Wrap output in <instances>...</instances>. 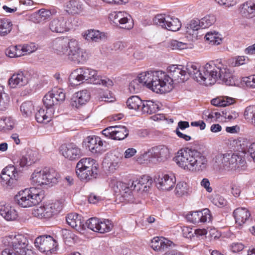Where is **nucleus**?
Returning a JSON list of instances; mask_svg holds the SVG:
<instances>
[{
  "label": "nucleus",
  "mask_w": 255,
  "mask_h": 255,
  "mask_svg": "<svg viewBox=\"0 0 255 255\" xmlns=\"http://www.w3.org/2000/svg\"><path fill=\"white\" fill-rule=\"evenodd\" d=\"M173 161L179 167L187 171L202 172L206 170L209 166L205 155L189 148L179 150L173 158Z\"/></svg>",
  "instance_id": "1"
},
{
  "label": "nucleus",
  "mask_w": 255,
  "mask_h": 255,
  "mask_svg": "<svg viewBox=\"0 0 255 255\" xmlns=\"http://www.w3.org/2000/svg\"><path fill=\"white\" fill-rule=\"evenodd\" d=\"M217 62L211 61L201 68L197 63L189 62L186 65V69L190 76L200 84L212 85L218 80L220 72V65Z\"/></svg>",
  "instance_id": "2"
},
{
  "label": "nucleus",
  "mask_w": 255,
  "mask_h": 255,
  "mask_svg": "<svg viewBox=\"0 0 255 255\" xmlns=\"http://www.w3.org/2000/svg\"><path fill=\"white\" fill-rule=\"evenodd\" d=\"M152 184V179L149 176H143L132 180L128 187L127 184L121 181H117L113 186L115 192L121 195L124 200L129 203H138L134 196L138 192H146Z\"/></svg>",
  "instance_id": "3"
},
{
  "label": "nucleus",
  "mask_w": 255,
  "mask_h": 255,
  "mask_svg": "<svg viewBox=\"0 0 255 255\" xmlns=\"http://www.w3.org/2000/svg\"><path fill=\"white\" fill-rule=\"evenodd\" d=\"M140 78L145 82L147 88L156 93H168L173 88L170 76L162 71L143 72Z\"/></svg>",
  "instance_id": "4"
},
{
  "label": "nucleus",
  "mask_w": 255,
  "mask_h": 255,
  "mask_svg": "<svg viewBox=\"0 0 255 255\" xmlns=\"http://www.w3.org/2000/svg\"><path fill=\"white\" fill-rule=\"evenodd\" d=\"M2 243L5 248L1 255H33L31 250L27 248L28 242L21 234L11 235L3 238Z\"/></svg>",
  "instance_id": "5"
},
{
  "label": "nucleus",
  "mask_w": 255,
  "mask_h": 255,
  "mask_svg": "<svg viewBox=\"0 0 255 255\" xmlns=\"http://www.w3.org/2000/svg\"><path fill=\"white\" fill-rule=\"evenodd\" d=\"M215 166L220 170L227 171H241L246 167L244 157L237 153H220L215 158Z\"/></svg>",
  "instance_id": "6"
},
{
  "label": "nucleus",
  "mask_w": 255,
  "mask_h": 255,
  "mask_svg": "<svg viewBox=\"0 0 255 255\" xmlns=\"http://www.w3.org/2000/svg\"><path fill=\"white\" fill-rule=\"evenodd\" d=\"M41 191L35 187L26 188L19 191L15 196L17 204L22 208L34 206L41 202Z\"/></svg>",
  "instance_id": "7"
},
{
  "label": "nucleus",
  "mask_w": 255,
  "mask_h": 255,
  "mask_svg": "<svg viewBox=\"0 0 255 255\" xmlns=\"http://www.w3.org/2000/svg\"><path fill=\"white\" fill-rule=\"evenodd\" d=\"M58 173L53 169L44 168L37 169L31 176V181L33 185L36 186H52L57 182Z\"/></svg>",
  "instance_id": "8"
},
{
  "label": "nucleus",
  "mask_w": 255,
  "mask_h": 255,
  "mask_svg": "<svg viewBox=\"0 0 255 255\" xmlns=\"http://www.w3.org/2000/svg\"><path fill=\"white\" fill-rule=\"evenodd\" d=\"M63 205L59 201L46 203L34 208L32 211L33 216L40 219L51 218L58 213L62 209Z\"/></svg>",
  "instance_id": "9"
},
{
  "label": "nucleus",
  "mask_w": 255,
  "mask_h": 255,
  "mask_svg": "<svg viewBox=\"0 0 255 255\" xmlns=\"http://www.w3.org/2000/svg\"><path fill=\"white\" fill-rule=\"evenodd\" d=\"M216 21V18L213 15H207L201 19L192 20L186 27V33L191 35L193 38H197L198 31L200 29L206 28L213 25Z\"/></svg>",
  "instance_id": "10"
},
{
  "label": "nucleus",
  "mask_w": 255,
  "mask_h": 255,
  "mask_svg": "<svg viewBox=\"0 0 255 255\" xmlns=\"http://www.w3.org/2000/svg\"><path fill=\"white\" fill-rule=\"evenodd\" d=\"M81 68L85 82L96 85H102L108 88L113 86L114 83L112 80L100 76L96 70L86 67Z\"/></svg>",
  "instance_id": "11"
},
{
  "label": "nucleus",
  "mask_w": 255,
  "mask_h": 255,
  "mask_svg": "<svg viewBox=\"0 0 255 255\" xmlns=\"http://www.w3.org/2000/svg\"><path fill=\"white\" fill-rule=\"evenodd\" d=\"M66 56L68 60L75 64H83L87 61L88 54L80 47L78 41L75 39L71 43V47Z\"/></svg>",
  "instance_id": "12"
},
{
  "label": "nucleus",
  "mask_w": 255,
  "mask_h": 255,
  "mask_svg": "<svg viewBox=\"0 0 255 255\" xmlns=\"http://www.w3.org/2000/svg\"><path fill=\"white\" fill-rule=\"evenodd\" d=\"M34 245L40 252L47 255L54 253L58 246L56 241L50 236L37 237L35 240Z\"/></svg>",
  "instance_id": "13"
},
{
  "label": "nucleus",
  "mask_w": 255,
  "mask_h": 255,
  "mask_svg": "<svg viewBox=\"0 0 255 255\" xmlns=\"http://www.w3.org/2000/svg\"><path fill=\"white\" fill-rule=\"evenodd\" d=\"M86 224L89 229L102 234L111 231L113 228V224L111 221L97 218H91L88 219Z\"/></svg>",
  "instance_id": "14"
},
{
  "label": "nucleus",
  "mask_w": 255,
  "mask_h": 255,
  "mask_svg": "<svg viewBox=\"0 0 255 255\" xmlns=\"http://www.w3.org/2000/svg\"><path fill=\"white\" fill-rule=\"evenodd\" d=\"M49 28L53 32L63 33L72 28V25L67 17L60 15L50 21Z\"/></svg>",
  "instance_id": "15"
},
{
  "label": "nucleus",
  "mask_w": 255,
  "mask_h": 255,
  "mask_svg": "<svg viewBox=\"0 0 255 255\" xmlns=\"http://www.w3.org/2000/svg\"><path fill=\"white\" fill-rule=\"evenodd\" d=\"M75 39H69L67 37H58L54 39L51 47L53 52L60 56H66Z\"/></svg>",
  "instance_id": "16"
},
{
  "label": "nucleus",
  "mask_w": 255,
  "mask_h": 255,
  "mask_svg": "<svg viewBox=\"0 0 255 255\" xmlns=\"http://www.w3.org/2000/svg\"><path fill=\"white\" fill-rule=\"evenodd\" d=\"M110 19L122 28L129 29L133 26L131 16L125 11H113L109 15Z\"/></svg>",
  "instance_id": "17"
},
{
  "label": "nucleus",
  "mask_w": 255,
  "mask_h": 255,
  "mask_svg": "<svg viewBox=\"0 0 255 255\" xmlns=\"http://www.w3.org/2000/svg\"><path fill=\"white\" fill-rule=\"evenodd\" d=\"M184 69L185 68L183 66L180 65H172L168 67V75L170 76L171 80H172V86L174 81L177 83L183 82L188 79V76L190 75L188 74L187 70H185Z\"/></svg>",
  "instance_id": "18"
},
{
  "label": "nucleus",
  "mask_w": 255,
  "mask_h": 255,
  "mask_svg": "<svg viewBox=\"0 0 255 255\" xmlns=\"http://www.w3.org/2000/svg\"><path fill=\"white\" fill-rule=\"evenodd\" d=\"M102 134L115 140H122L128 136V131L125 126H111L103 130Z\"/></svg>",
  "instance_id": "19"
},
{
  "label": "nucleus",
  "mask_w": 255,
  "mask_h": 255,
  "mask_svg": "<svg viewBox=\"0 0 255 255\" xmlns=\"http://www.w3.org/2000/svg\"><path fill=\"white\" fill-rule=\"evenodd\" d=\"M37 152L29 150L25 154L20 156H15L13 159V162L16 167L19 169L31 165L37 159Z\"/></svg>",
  "instance_id": "20"
},
{
  "label": "nucleus",
  "mask_w": 255,
  "mask_h": 255,
  "mask_svg": "<svg viewBox=\"0 0 255 255\" xmlns=\"http://www.w3.org/2000/svg\"><path fill=\"white\" fill-rule=\"evenodd\" d=\"M84 142L86 148L93 154H101L106 150L102 140L98 136H88L85 139Z\"/></svg>",
  "instance_id": "21"
},
{
  "label": "nucleus",
  "mask_w": 255,
  "mask_h": 255,
  "mask_svg": "<svg viewBox=\"0 0 255 255\" xmlns=\"http://www.w3.org/2000/svg\"><path fill=\"white\" fill-rule=\"evenodd\" d=\"M18 171L14 165H9L2 169L1 178L7 186L12 187L14 186L18 177Z\"/></svg>",
  "instance_id": "22"
},
{
  "label": "nucleus",
  "mask_w": 255,
  "mask_h": 255,
  "mask_svg": "<svg viewBox=\"0 0 255 255\" xmlns=\"http://www.w3.org/2000/svg\"><path fill=\"white\" fill-rule=\"evenodd\" d=\"M157 188L162 190H171L176 183V178L174 174H165L158 175L155 179Z\"/></svg>",
  "instance_id": "23"
},
{
  "label": "nucleus",
  "mask_w": 255,
  "mask_h": 255,
  "mask_svg": "<svg viewBox=\"0 0 255 255\" xmlns=\"http://www.w3.org/2000/svg\"><path fill=\"white\" fill-rule=\"evenodd\" d=\"M60 150L62 155L70 160H76L82 155L81 149L73 143L61 145Z\"/></svg>",
  "instance_id": "24"
},
{
  "label": "nucleus",
  "mask_w": 255,
  "mask_h": 255,
  "mask_svg": "<svg viewBox=\"0 0 255 255\" xmlns=\"http://www.w3.org/2000/svg\"><path fill=\"white\" fill-rule=\"evenodd\" d=\"M187 219L193 224L205 223L211 220V215L210 210L205 208L201 211L191 212L187 215Z\"/></svg>",
  "instance_id": "25"
},
{
  "label": "nucleus",
  "mask_w": 255,
  "mask_h": 255,
  "mask_svg": "<svg viewBox=\"0 0 255 255\" xmlns=\"http://www.w3.org/2000/svg\"><path fill=\"white\" fill-rule=\"evenodd\" d=\"M171 151L170 149L164 145L153 147L149 151L152 157L159 162H164L169 159L171 154Z\"/></svg>",
  "instance_id": "26"
},
{
  "label": "nucleus",
  "mask_w": 255,
  "mask_h": 255,
  "mask_svg": "<svg viewBox=\"0 0 255 255\" xmlns=\"http://www.w3.org/2000/svg\"><path fill=\"white\" fill-rule=\"evenodd\" d=\"M29 81L27 73L18 71L14 73L8 80V85L11 88H20L26 85Z\"/></svg>",
  "instance_id": "27"
},
{
  "label": "nucleus",
  "mask_w": 255,
  "mask_h": 255,
  "mask_svg": "<svg viewBox=\"0 0 255 255\" xmlns=\"http://www.w3.org/2000/svg\"><path fill=\"white\" fill-rule=\"evenodd\" d=\"M151 248L157 252H163L169 248L175 246L174 244L170 240L163 237H156L151 241Z\"/></svg>",
  "instance_id": "28"
},
{
  "label": "nucleus",
  "mask_w": 255,
  "mask_h": 255,
  "mask_svg": "<svg viewBox=\"0 0 255 255\" xmlns=\"http://www.w3.org/2000/svg\"><path fill=\"white\" fill-rule=\"evenodd\" d=\"M90 98V93L87 90H83L75 93L71 100V104L73 107L78 108L85 104Z\"/></svg>",
  "instance_id": "29"
},
{
  "label": "nucleus",
  "mask_w": 255,
  "mask_h": 255,
  "mask_svg": "<svg viewBox=\"0 0 255 255\" xmlns=\"http://www.w3.org/2000/svg\"><path fill=\"white\" fill-rule=\"evenodd\" d=\"M88 168L89 167L86 166L83 161H81V159L77 163L76 167V173L81 180L89 181L93 178H96V177L92 176L91 170Z\"/></svg>",
  "instance_id": "30"
},
{
  "label": "nucleus",
  "mask_w": 255,
  "mask_h": 255,
  "mask_svg": "<svg viewBox=\"0 0 255 255\" xmlns=\"http://www.w3.org/2000/svg\"><path fill=\"white\" fill-rule=\"evenodd\" d=\"M53 115V110L43 108H38L35 113V117L39 123L47 124L51 121Z\"/></svg>",
  "instance_id": "31"
},
{
  "label": "nucleus",
  "mask_w": 255,
  "mask_h": 255,
  "mask_svg": "<svg viewBox=\"0 0 255 255\" xmlns=\"http://www.w3.org/2000/svg\"><path fill=\"white\" fill-rule=\"evenodd\" d=\"M84 37L88 41L95 42H101L106 40L107 38L105 33L93 29L86 31Z\"/></svg>",
  "instance_id": "32"
},
{
  "label": "nucleus",
  "mask_w": 255,
  "mask_h": 255,
  "mask_svg": "<svg viewBox=\"0 0 255 255\" xmlns=\"http://www.w3.org/2000/svg\"><path fill=\"white\" fill-rule=\"evenodd\" d=\"M0 214L7 221H14L18 216L16 210L7 204H0Z\"/></svg>",
  "instance_id": "33"
},
{
  "label": "nucleus",
  "mask_w": 255,
  "mask_h": 255,
  "mask_svg": "<svg viewBox=\"0 0 255 255\" xmlns=\"http://www.w3.org/2000/svg\"><path fill=\"white\" fill-rule=\"evenodd\" d=\"M233 215L236 223L239 226H241L249 219L251 214L247 209L238 208L234 211Z\"/></svg>",
  "instance_id": "34"
},
{
  "label": "nucleus",
  "mask_w": 255,
  "mask_h": 255,
  "mask_svg": "<svg viewBox=\"0 0 255 255\" xmlns=\"http://www.w3.org/2000/svg\"><path fill=\"white\" fill-rule=\"evenodd\" d=\"M66 220L69 226L76 230L83 228L84 224L82 221V217L77 213H72L68 214Z\"/></svg>",
  "instance_id": "35"
},
{
  "label": "nucleus",
  "mask_w": 255,
  "mask_h": 255,
  "mask_svg": "<svg viewBox=\"0 0 255 255\" xmlns=\"http://www.w3.org/2000/svg\"><path fill=\"white\" fill-rule=\"evenodd\" d=\"M221 65L220 72L218 73V80H222L227 85H232L234 83V81L233 80L232 71L227 67L223 66V65Z\"/></svg>",
  "instance_id": "36"
},
{
  "label": "nucleus",
  "mask_w": 255,
  "mask_h": 255,
  "mask_svg": "<svg viewBox=\"0 0 255 255\" xmlns=\"http://www.w3.org/2000/svg\"><path fill=\"white\" fill-rule=\"evenodd\" d=\"M241 14L244 17L252 18L255 16V3L249 1L240 6Z\"/></svg>",
  "instance_id": "37"
},
{
  "label": "nucleus",
  "mask_w": 255,
  "mask_h": 255,
  "mask_svg": "<svg viewBox=\"0 0 255 255\" xmlns=\"http://www.w3.org/2000/svg\"><path fill=\"white\" fill-rule=\"evenodd\" d=\"M160 104L152 101H143L141 111L144 114H152L159 110Z\"/></svg>",
  "instance_id": "38"
},
{
  "label": "nucleus",
  "mask_w": 255,
  "mask_h": 255,
  "mask_svg": "<svg viewBox=\"0 0 255 255\" xmlns=\"http://www.w3.org/2000/svg\"><path fill=\"white\" fill-rule=\"evenodd\" d=\"M70 84L73 86L78 85L85 82L82 68L74 70L69 77Z\"/></svg>",
  "instance_id": "39"
},
{
  "label": "nucleus",
  "mask_w": 255,
  "mask_h": 255,
  "mask_svg": "<svg viewBox=\"0 0 255 255\" xmlns=\"http://www.w3.org/2000/svg\"><path fill=\"white\" fill-rule=\"evenodd\" d=\"M83 9V4L81 2L76 0H69L66 4V10L68 13L78 14Z\"/></svg>",
  "instance_id": "40"
},
{
  "label": "nucleus",
  "mask_w": 255,
  "mask_h": 255,
  "mask_svg": "<svg viewBox=\"0 0 255 255\" xmlns=\"http://www.w3.org/2000/svg\"><path fill=\"white\" fill-rule=\"evenodd\" d=\"M142 75V72L139 74L137 78L133 79L129 84V90L130 92L133 93H138L141 88V85L146 86V83L144 81L141 80L140 76Z\"/></svg>",
  "instance_id": "41"
},
{
  "label": "nucleus",
  "mask_w": 255,
  "mask_h": 255,
  "mask_svg": "<svg viewBox=\"0 0 255 255\" xmlns=\"http://www.w3.org/2000/svg\"><path fill=\"white\" fill-rule=\"evenodd\" d=\"M143 101L137 96H133L129 98L127 101V107L135 111L140 110Z\"/></svg>",
  "instance_id": "42"
},
{
  "label": "nucleus",
  "mask_w": 255,
  "mask_h": 255,
  "mask_svg": "<svg viewBox=\"0 0 255 255\" xmlns=\"http://www.w3.org/2000/svg\"><path fill=\"white\" fill-rule=\"evenodd\" d=\"M103 165L109 171L113 172L119 167V159L116 157L106 158L103 162Z\"/></svg>",
  "instance_id": "43"
},
{
  "label": "nucleus",
  "mask_w": 255,
  "mask_h": 255,
  "mask_svg": "<svg viewBox=\"0 0 255 255\" xmlns=\"http://www.w3.org/2000/svg\"><path fill=\"white\" fill-rule=\"evenodd\" d=\"M235 99L229 97H223L211 100V104L217 107H226L234 104Z\"/></svg>",
  "instance_id": "44"
},
{
  "label": "nucleus",
  "mask_w": 255,
  "mask_h": 255,
  "mask_svg": "<svg viewBox=\"0 0 255 255\" xmlns=\"http://www.w3.org/2000/svg\"><path fill=\"white\" fill-rule=\"evenodd\" d=\"M20 111L23 117H29L34 111V106L31 101L25 102L21 105Z\"/></svg>",
  "instance_id": "45"
},
{
  "label": "nucleus",
  "mask_w": 255,
  "mask_h": 255,
  "mask_svg": "<svg viewBox=\"0 0 255 255\" xmlns=\"http://www.w3.org/2000/svg\"><path fill=\"white\" fill-rule=\"evenodd\" d=\"M170 17L171 15L166 14H157L153 18V22L156 25L166 29Z\"/></svg>",
  "instance_id": "46"
},
{
  "label": "nucleus",
  "mask_w": 255,
  "mask_h": 255,
  "mask_svg": "<svg viewBox=\"0 0 255 255\" xmlns=\"http://www.w3.org/2000/svg\"><path fill=\"white\" fill-rule=\"evenodd\" d=\"M81 161H83L85 165L88 166L89 169L91 170V173L93 177H97L98 174V164L95 159L91 158H83Z\"/></svg>",
  "instance_id": "47"
},
{
  "label": "nucleus",
  "mask_w": 255,
  "mask_h": 255,
  "mask_svg": "<svg viewBox=\"0 0 255 255\" xmlns=\"http://www.w3.org/2000/svg\"><path fill=\"white\" fill-rule=\"evenodd\" d=\"M12 24L11 21L6 18L0 19V35L8 34L12 29Z\"/></svg>",
  "instance_id": "48"
},
{
  "label": "nucleus",
  "mask_w": 255,
  "mask_h": 255,
  "mask_svg": "<svg viewBox=\"0 0 255 255\" xmlns=\"http://www.w3.org/2000/svg\"><path fill=\"white\" fill-rule=\"evenodd\" d=\"M14 121L10 117L0 118V131L10 130L13 128Z\"/></svg>",
  "instance_id": "49"
},
{
  "label": "nucleus",
  "mask_w": 255,
  "mask_h": 255,
  "mask_svg": "<svg viewBox=\"0 0 255 255\" xmlns=\"http://www.w3.org/2000/svg\"><path fill=\"white\" fill-rule=\"evenodd\" d=\"M189 192V187L187 183L185 182H179L175 189V194L178 197L186 195Z\"/></svg>",
  "instance_id": "50"
},
{
  "label": "nucleus",
  "mask_w": 255,
  "mask_h": 255,
  "mask_svg": "<svg viewBox=\"0 0 255 255\" xmlns=\"http://www.w3.org/2000/svg\"><path fill=\"white\" fill-rule=\"evenodd\" d=\"M205 38L206 41L212 45H219L222 41V38L218 32L215 31H209L206 33Z\"/></svg>",
  "instance_id": "51"
},
{
  "label": "nucleus",
  "mask_w": 255,
  "mask_h": 255,
  "mask_svg": "<svg viewBox=\"0 0 255 255\" xmlns=\"http://www.w3.org/2000/svg\"><path fill=\"white\" fill-rule=\"evenodd\" d=\"M9 98L4 92L3 86L0 85V111H5L8 105Z\"/></svg>",
  "instance_id": "52"
},
{
  "label": "nucleus",
  "mask_w": 255,
  "mask_h": 255,
  "mask_svg": "<svg viewBox=\"0 0 255 255\" xmlns=\"http://www.w3.org/2000/svg\"><path fill=\"white\" fill-rule=\"evenodd\" d=\"M20 45L11 46L5 50L6 55L10 58H15L22 56Z\"/></svg>",
  "instance_id": "53"
},
{
  "label": "nucleus",
  "mask_w": 255,
  "mask_h": 255,
  "mask_svg": "<svg viewBox=\"0 0 255 255\" xmlns=\"http://www.w3.org/2000/svg\"><path fill=\"white\" fill-rule=\"evenodd\" d=\"M181 27V23L178 18L171 16L166 29L172 31H177Z\"/></svg>",
  "instance_id": "54"
},
{
  "label": "nucleus",
  "mask_w": 255,
  "mask_h": 255,
  "mask_svg": "<svg viewBox=\"0 0 255 255\" xmlns=\"http://www.w3.org/2000/svg\"><path fill=\"white\" fill-rule=\"evenodd\" d=\"M50 92L53 95L54 101L56 102L57 104L65 100V94L64 93L62 89L55 88Z\"/></svg>",
  "instance_id": "55"
},
{
  "label": "nucleus",
  "mask_w": 255,
  "mask_h": 255,
  "mask_svg": "<svg viewBox=\"0 0 255 255\" xmlns=\"http://www.w3.org/2000/svg\"><path fill=\"white\" fill-rule=\"evenodd\" d=\"M43 102L44 105L46 109L53 110L52 107L57 105L53 98V96L51 94L50 92H48L43 98Z\"/></svg>",
  "instance_id": "56"
},
{
  "label": "nucleus",
  "mask_w": 255,
  "mask_h": 255,
  "mask_svg": "<svg viewBox=\"0 0 255 255\" xmlns=\"http://www.w3.org/2000/svg\"><path fill=\"white\" fill-rule=\"evenodd\" d=\"M244 116L246 119L251 121L255 125V106H250L246 108Z\"/></svg>",
  "instance_id": "57"
},
{
  "label": "nucleus",
  "mask_w": 255,
  "mask_h": 255,
  "mask_svg": "<svg viewBox=\"0 0 255 255\" xmlns=\"http://www.w3.org/2000/svg\"><path fill=\"white\" fill-rule=\"evenodd\" d=\"M169 46L173 50H182L188 47L187 43L176 40H171L169 42Z\"/></svg>",
  "instance_id": "58"
},
{
  "label": "nucleus",
  "mask_w": 255,
  "mask_h": 255,
  "mask_svg": "<svg viewBox=\"0 0 255 255\" xmlns=\"http://www.w3.org/2000/svg\"><path fill=\"white\" fill-rule=\"evenodd\" d=\"M20 48L21 50H20L22 52V55L31 53L34 52L36 49L33 43L25 44L23 46L20 45Z\"/></svg>",
  "instance_id": "59"
},
{
  "label": "nucleus",
  "mask_w": 255,
  "mask_h": 255,
  "mask_svg": "<svg viewBox=\"0 0 255 255\" xmlns=\"http://www.w3.org/2000/svg\"><path fill=\"white\" fill-rule=\"evenodd\" d=\"M215 1L218 4L225 7H233L238 2L237 0H215Z\"/></svg>",
  "instance_id": "60"
},
{
  "label": "nucleus",
  "mask_w": 255,
  "mask_h": 255,
  "mask_svg": "<svg viewBox=\"0 0 255 255\" xmlns=\"http://www.w3.org/2000/svg\"><path fill=\"white\" fill-rule=\"evenodd\" d=\"M242 81L246 84L247 87L255 88V75L244 77L242 79Z\"/></svg>",
  "instance_id": "61"
},
{
  "label": "nucleus",
  "mask_w": 255,
  "mask_h": 255,
  "mask_svg": "<svg viewBox=\"0 0 255 255\" xmlns=\"http://www.w3.org/2000/svg\"><path fill=\"white\" fill-rule=\"evenodd\" d=\"M213 203L220 207H222L226 205L227 201L222 196L220 195H216L212 201Z\"/></svg>",
  "instance_id": "62"
},
{
  "label": "nucleus",
  "mask_w": 255,
  "mask_h": 255,
  "mask_svg": "<svg viewBox=\"0 0 255 255\" xmlns=\"http://www.w3.org/2000/svg\"><path fill=\"white\" fill-rule=\"evenodd\" d=\"M183 236L186 238H191L194 236L193 229L189 227H181Z\"/></svg>",
  "instance_id": "63"
},
{
  "label": "nucleus",
  "mask_w": 255,
  "mask_h": 255,
  "mask_svg": "<svg viewBox=\"0 0 255 255\" xmlns=\"http://www.w3.org/2000/svg\"><path fill=\"white\" fill-rule=\"evenodd\" d=\"M148 152L144 151L143 153L137 155L135 157V161L139 164H143L148 159Z\"/></svg>",
  "instance_id": "64"
}]
</instances>
